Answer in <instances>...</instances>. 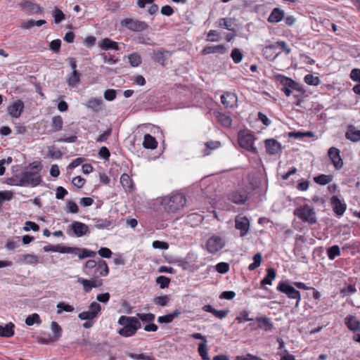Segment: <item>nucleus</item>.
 Masks as SVG:
<instances>
[{
  "label": "nucleus",
  "instance_id": "1",
  "mask_svg": "<svg viewBox=\"0 0 360 360\" xmlns=\"http://www.w3.org/2000/svg\"><path fill=\"white\" fill-rule=\"evenodd\" d=\"M42 165L39 161H34L26 166L23 171L19 174L22 186L36 187L42 181L40 172Z\"/></svg>",
  "mask_w": 360,
  "mask_h": 360
},
{
  "label": "nucleus",
  "instance_id": "2",
  "mask_svg": "<svg viewBox=\"0 0 360 360\" xmlns=\"http://www.w3.org/2000/svg\"><path fill=\"white\" fill-rule=\"evenodd\" d=\"M118 323L122 326V328L118 330V333L125 338L134 335L141 327L140 321L134 316H121L118 320Z\"/></svg>",
  "mask_w": 360,
  "mask_h": 360
},
{
  "label": "nucleus",
  "instance_id": "3",
  "mask_svg": "<svg viewBox=\"0 0 360 360\" xmlns=\"http://www.w3.org/2000/svg\"><path fill=\"white\" fill-rule=\"evenodd\" d=\"M186 204V196L182 193H174L162 200V205L168 213H174L182 209Z\"/></svg>",
  "mask_w": 360,
  "mask_h": 360
},
{
  "label": "nucleus",
  "instance_id": "4",
  "mask_svg": "<svg viewBox=\"0 0 360 360\" xmlns=\"http://www.w3.org/2000/svg\"><path fill=\"white\" fill-rule=\"evenodd\" d=\"M294 214L303 222L310 225H313L317 222L316 214L314 209L307 204L295 208Z\"/></svg>",
  "mask_w": 360,
  "mask_h": 360
},
{
  "label": "nucleus",
  "instance_id": "5",
  "mask_svg": "<svg viewBox=\"0 0 360 360\" xmlns=\"http://www.w3.org/2000/svg\"><path fill=\"white\" fill-rule=\"evenodd\" d=\"M276 290L285 294L288 298L295 300V308H298L301 300L300 292L294 286L291 285L288 281H281L276 287Z\"/></svg>",
  "mask_w": 360,
  "mask_h": 360
},
{
  "label": "nucleus",
  "instance_id": "6",
  "mask_svg": "<svg viewBox=\"0 0 360 360\" xmlns=\"http://www.w3.org/2000/svg\"><path fill=\"white\" fill-rule=\"evenodd\" d=\"M255 138L253 134L240 131L238 136V144L243 148L253 154L257 153V148L253 146Z\"/></svg>",
  "mask_w": 360,
  "mask_h": 360
},
{
  "label": "nucleus",
  "instance_id": "7",
  "mask_svg": "<svg viewBox=\"0 0 360 360\" xmlns=\"http://www.w3.org/2000/svg\"><path fill=\"white\" fill-rule=\"evenodd\" d=\"M120 25L129 30L134 32H142L146 30L148 28V25L146 22L131 18H127L122 20Z\"/></svg>",
  "mask_w": 360,
  "mask_h": 360
},
{
  "label": "nucleus",
  "instance_id": "8",
  "mask_svg": "<svg viewBox=\"0 0 360 360\" xmlns=\"http://www.w3.org/2000/svg\"><path fill=\"white\" fill-rule=\"evenodd\" d=\"M71 231L76 237H82L90 233L89 226L80 221H73L68 226L67 232L69 235H72Z\"/></svg>",
  "mask_w": 360,
  "mask_h": 360
},
{
  "label": "nucleus",
  "instance_id": "9",
  "mask_svg": "<svg viewBox=\"0 0 360 360\" xmlns=\"http://www.w3.org/2000/svg\"><path fill=\"white\" fill-rule=\"evenodd\" d=\"M225 246V241L219 236H212L207 241L206 247L209 252L214 254Z\"/></svg>",
  "mask_w": 360,
  "mask_h": 360
},
{
  "label": "nucleus",
  "instance_id": "10",
  "mask_svg": "<svg viewBox=\"0 0 360 360\" xmlns=\"http://www.w3.org/2000/svg\"><path fill=\"white\" fill-rule=\"evenodd\" d=\"M101 310V305L96 302H93L89 307V310L79 314L78 317L81 320H93L97 317Z\"/></svg>",
  "mask_w": 360,
  "mask_h": 360
},
{
  "label": "nucleus",
  "instance_id": "11",
  "mask_svg": "<svg viewBox=\"0 0 360 360\" xmlns=\"http://www.w3.org/2000/svg\"><path fill=\"white\" fill-rule=\"evenodd\" d=\"M328 155L336 169H340L342 167L343 160L340 156V150L338 148L335 147L330 148Z\"/></svg>",
  "mask_w": 360,
  "mask_h": 360
},
{
  "label": "nucleus",
  "instance_id": "12",
  "mask_svg": "<svg viewBox=\"0 0 360 360\" xmlns=\"http://www.w3.org/2000/svg\"><path fill=\"white\" fill-rule=\"evenodd\" d=\"M330 204L333 212L338 217H341L344 214L347 205L342 201L338 196L333 195L330 198Z\"/></svg>",
  "mask_w": 360,
  "mask_h": 360
},
{
  "label": "nucleus",
  "instance_id": "13",
  "mask_svg": "<svg viewBox=\"0 0 360 360\" xmlns=\"http://www.w3.org/2000/svg\"><path fill=\"white\" fill-rule=\"evenodd\" d=\"M235 227L240 230L241 237L245 236L250 229V221L246 217L237 216L235 219Z\"/></svg>",
  "mask_w": 360,
  "mask_h": 360
},
{
  "label": "nucleus",
  "instance_id": "14",
  "mask_svg": "<svg viewBox=\"0 0 360 360\" xmlns=\"http://www.w3.org/2000/svg\"><path fill=\"white\" fill-rule=\"evenodd\" d=\"M248 199V195L245 191H237L229 195V200L237 205H243Z\"/></svg>",
  "mask_w": 360,
  "mask_h": 360
},
{
  "label": "nucleus",
  "instance_id": "15",
  "mask_svg": "<svg viewBox=\"0 0 360 360\" xmlns=\"http://www.w3.org/2000/svg\"><path fill=\"white\" fill-rule=\"evenodd\" d=\"M24 108V103L21 100H17L8 106V112L12 117L18 118L20 117Z\"/></svg>",
  "mask_w": 360,
  "mask_h": 360
},
{
  "label": "nucleus",
  "instance_id": "16",
  "mask_svg": "<svg viewBox=\"0 0 360 360\" xmlns=\"http://www.w3.org/2000/svg\"><path fill=\"white\" fill-rule=\"evenodd\" d=\"M44 252H57L60 253H73L75 252L77 247H65L60 245H48L43 248Z\"/></svg>",
  "mask_w": 360,
  "mask_h": 360
},
{
  "label": "nucleus",
  "instance_id": "17",
  "mask_svg": "<svg viewBox=\"0 0 360 360\" xmlns=\"http://www.w3.org/2000/svg\"><path fill=\"white\" fill-rule=\"evenodd\" d=\"M265 147L266 153L271 155H276L282 149L281 144L273 139H266L265 141Z\"/></svg>",
  "mask_w": 360,
  "mask_h": 360
},
{
  "label": "nucleus",
  "instance_id": "18",
  "mask_svg": "<svg viewBox=\"0 0 360 360\" xmlns=\"http://www.w3.org/2000/svg\"><path fill=\"white\" fill-rule=\"evenodd\" d=\"M170 51L160 49L158 50L153 51L152 58L154 61L164 66L165 65L166 60L170 57Z\"/></svg>",
  "mask_w": 360,
  "mask_h": 360
},
{
  "label": "nucleus",
  "instance_id": "19",
  "mask_svg": "<svg viewBox=\"0 0 360 360\" xmlns=\"http://www.w3.org/2000/svg\"><path fill=\"white\" fill-rule=\"evenodd\" d=\"M347 328L354 332H360V321L353 315H347L344 319Z\"/></svg>",
  "mask_w": 360,
  "mask_h": 360
},
{
  "label": "nucleus",
  "instance_id": "20",
  "mask_svg": "<svg viewBox=\"0 0 360 360\" xmlns=\"http://www.w3.org/2000/svg\"><path fill=\"white\" fill-rule=\"evenodd\" d=\"M276 277V271L274 268H268L266 269V275L265 277L260 281V288L266 290V285H272V281Z\"/></svg>",
  "mask_w": 360,
  "mask_h": 360
},
{
  "label": "nucleus",
  "instance_id": "21",
  "mask_svg": "<svg viewBox=\"0 0 360 360\" xmlns=\"http://www.w3.org/2000/svg\"><path fill=\"white\" fill-rule=\"evenodd\" d=\"M221 101L226 108H233L237 102V96L233 93L225 92L221 96Z\"/></svg>",
  "mask_w": 360,
  "mask_h": 360
},
{
  "label": "nucleus",
  "instance_id": "22",
  "mask_svg": "<svg viewBox=\"0 0 360 360\" xmlns=\"http://www.w3.org/2000/svg\"><path fill=\"white\" fill-rule=\"evenodd\" d=\"M228 51V49L224 44H219L216 46H207L204 47L202 51V55H207L210 53H220L225 54Z\"/></svg>",
  "mask_w": 360,
  "mask_h": 360
},
{
  "label": "nucleus",
  "instance_id": "23",
  "mask_svg": "<svg viewBox=\"0 0 360 360\" xmlns=\"http://www.w3.org/2000/svg\"><path fill=\"white\" fill-rule=\"evenodd\" d=\"M20 6L26 11H29L30 14L42 13V8L41 6L39 4H34L30 0H27L20 3Z\"/></svg>",
  "mask_w": 360,
  "mask_h": 360
},
{
  "label": "nucleus",
  "instance_id": "24",
  "mask_svg": "<svg viewBox=\"0 0 360 360\" xmlns=\"http://www.w3.org/2000/svg\"><path fill=\"white\" fill-rule=\"evenodd\" d=\"M276 49V44L266 45L262 49V54L266 59L272 61L279 55V53L275 52Z\"/></svg>",
  "mask_w": 360,
  "mask_h": 360
},
{
  "label": "nucleus",
  "instance_id": "25",
  "mask_svg": "<svg viewBox=\"0 0 360 360\" xmlns=\"http://www.w3.org/2000/svg\"><path fill=\"white\" fill-rule=\"evenodd\" d=\"M345 138L352 142L360 141V130H356L353 125H349L345 133Z\"/></svg>",
  "mask_w": 360,
  "mask_h": 360
},
{
  "label": "nucleus",
  "instance_id": "26",
  "mask_svg": "<svg viewBox=\"0 0 360 360\" xmlns=\"http://www.w3.org/2000/svg\"><path fill=\"white\" fill-rule=\"evenodd\" d=\"M283 18L284 11L279 8H275L269 15L268 21L269 22L276 23L280 22Z\"/></svg>",
  "mask_w": 360,
  "mask_h": 360
},
{
  "label": "nucleus",
  "instance_id": "27",
  "mask_svg": "<svg viewBox=\"0 0 360 360\" xmlns=\"http://www.w3.org/2000/svg\"><path fill=\"white\" fill-rule=\"evenodd\" d=\"M256 321L258 323V327L266 331H270L274 328V325L270 319L266 316L257 317Z\"/></svg>",
  "mask_w": 360,
  "mask_h": 360
},
{
  "label": "nucleus",
  "instance_id": "28",
  "mask_svg": "<svg viewBox=\"0 0 360 360\" xmlns=\"http://www.w3.org/2000/svg\"><path fill=\"white\" fill-rule=\"evenodd\" d=\"M14 328L15 325L12 322H9L5 326L0 325V337H13L15 334Z\"/></svg>",
  "mask_w": 360,
  "mask_h": 360
},
{
  "label": "nucleus",
  "instance_id": "29",
  "mask_svg": "<svg viewBox=\"0 0 360 360\" xmlns=\"http://www.w3.org/2000/svg\"><path fill=\"white\" fill-rule=\"evenodd\" d=\"M100 47L103 50H120L118 44L108 38H105L101 41Z\"/></svg>",
  "mask_w": 360,
  "mask_h": 360
},
{
  "label": "nucleus",
  "instance_id": "30",
  "mask_svg": "<svg viewBox=\"0 0 360 360\" xmlns=\"http://www.w3.org/2000/svg\"><path fill=\"white\" fill-rule=\"evenodd\" d=\"M81 74L78 71H72L68 77L67 83L70 87H76L80 82Z\"/></svg>",
  "mask_w": 360,
  "mask_h": 360
},
{
  "label": "nucleus",
  "instance_id": "31",
  "mask_svg": "<svg viewBox=\"0 0 360 360\" xmlns=\"http://www.w3.org/2000/svg\"><path fill=\"white\" fill-rule=\"evenodd\" d=\"M143 146L146 149H155L158 146V142L153 136L147 134L144 136Z\"/></svg>",
  "mask_w": 360,
  "mask_h": 360
},
{
  "label": "nucleus",
  "instance_id": "32",
  "mask_svg": "<svg viewBox=\"0 0 360 360\" xmlns=\"http://www.w3.org/2000/svg\"><path fill=\"white\" fill-rule=\"evenodd\" d=\"M277 80L282 85V88H291L292 89L296 86L295 81L283 75H278Z\"/></svg>",
  "mask_w": 360,
  "mask_h": 360
},
{
  "label": "nucleus",
  "instance_id": "33",
  "mask_svg": "<svg viewBox=\"0 0 360 360\" xmlns=\"http://www.w3.org/2000/svg\"><path fill=\"white\" fill-rule=\"evenodd\" d=\"M96 270L101 276H106L109 273L107 263L101 259L97 262Z\"/></svg>",
  "mask_w": 360,
  "mask_h": 360
},
{
  "label": "nucleus",
  "instance_id": "34",
  "mask_svg": "<svg viewBox=\"0 0 360 360\" xmlns=\"http://www.w3.org/2000/svg\"><path fill=\"white\" fill-rule=\"evenodd\" d=\"M216 117H217V121L223 127H231V123H232V120L230 116H229L224 113L218 112L216 113Z\"/></svg>",
  "mask_w": 360,
  "mask_h": 360
},
{
  "label": "nucleus",
  "instance_id": "35",
  "mask_svg": "<svg viewBox=\"0 0 360 360\" xmlns=\"http://www.w3.org/2000/svg\"><path fill=\"white\" fill-rule=\"evenodd\" d=\"M63 125V120L60 115H56L52 117L51 131L53 132L59 131L62 129Z\"/></svg>",
  "mask_w": 360,
  "mask_h": 360
},
{
  "label": "nucleus",
  "instance_id": "36",
  "mask_svg": "<svg viewBox=\"0 0 360 360\" xmlns=\"http://www.w3.org/2000/svg\"><path fill=\"white\" fill-rule=\"evenodd\" d=\"M102 103L101 98H91L86 105L94 112H98L101 109Z\"/></svg>",
  "mask_w": 360,
  "mask_h": 360
},
{
  "label": "nucleus",
  "instance_id": "37",
  "mask_svg": "<svg viewBox=\"0 0 360 360\" xmlns=\"http://www.w3.org/2000/svg\"><path fill=\"white\" fill-rule=\"evenodd\" d=\"M203 220V216L197 213H191L186 217L187 223L192 226L200 224Z\"/></svg>",
  "mask_w": 360,
  "mask_h": 360
},
{
  "label": "nucleus",
  "instance_id": "38",
  "mask_svg": "<svg viewBox=\"0 0 360 360\" xmlns=\"http://www.w3.org/2000/svg\"><path fill=\"white\" fill-rule=\"evenodd\" d=\"M20 260L25 264H33L39 262L38 257L32 254H25L20 257Z\"/></svg>",
  "mask_w": 360,
  "mask_h": 360
},
{
  "label": "nucleus",
  "instance_id": "39",
  "mask_svg": "<svg viewBox=\"0 0 360 360\" xmlns=\"http://www.w3.org/2000/svg\"><path fill=\"white\" fill-rule=\"evenodd\" d=\"M51 330L53 335L51 337V340L57 341L61 336L62 328L56 321L51 322Z\"/></svg>",
  "mask_w": 360,
  "mask_h": 360
},
{
  "label": "nucleus",
  "instance_id": "40",
  "mask_svg": "<svg viewBox=\"0 0 360 360\" xmlns=\"http://www.w3.org/2000/svg\"><path fill=\"white\" fill-rule=\"evenodd\" d=\"M333 177L331 175L319 174L314 178V181L319 185H326L332 181Z\"/></svg>",
  "mask_w": 360,
  "mask_h": 360
},
{
  "label": "nucleus",
  "instance_id": "41",
  "mask_svg": "<svg viewBox=\"0 0 360 360\" xmlns=\"http://www.w3.org/2000/svg\"><path fill=\"white\" fill-rule=\"evenodd\" d=\"M78 250H76L75 253H77V252H80L78 254V257L79 259H84L86 257H94L96 253L94 251L86 249V248H77Z\"/></svg>",
  "mask_w": 360,
  "mask_h": 360
},
{
  "label": "nucleus",
  "instance_id": "42",
  "mask_svg": "<svg viewBox=\"0 0 360 360\" xmlns=\"http://www.w3.org/2000/svg\"><path fill=\"white\" fill-rule=\"evenodd\" d=\"M327 255L330 260H333L336 257L340 255V247L337 245L329 247L327 249Z\"/></svg>",
  "mask_w": 360,
  "mask_h": 360
},
{
  "label": "nucleus",
  "instance_id": "43",
  "mask_svg": "<svg viewBox=\"0 0 360 360\" xmlns=\"http://www.w3.org/2000/svg\"><path fill=\"white\" fill-rule=\"evenodd\" d=\"M304 81L308 85L318 86L321 84V79L319 77L314 76L311 74H308L304 76Z\"/></svg>",
  "mask_w": 360,
  "mask_h": 360
},
{
  "label": "nucleus",
  "instance_id": "44",
  "mask_svg": "<svg viewBox=\"0 0 360 360\" xmlns=\"http://www.w3.org/2000/svg\"><path fill=\"white\" fill-rule=\"evenodd\" d=\"M52 15L54 18V22L56 24H58L61 22L65 18V14L63 13V11L56 6L53 11Z\"/></svg>",
  "mask_w": 360,
  "mask_h": 360
},
{
  "label": "nucleus",
  "instance_id": "45",
  "mask_svg": "<svg viewBox=\"0 0 360 360\" xmlns=\"http://www.w3.org/2000/svg\"><path fill=\"white\" fill-rule=\"evenodd\" d=\"M262 257L260 252L256 253L253 256V262L250 264L248 266V269L250 271H254L257 268H258L261 265Z\"/></svg>",
  "mask_w": 360,
  "mask_h": 360
},
{
  "label": "nucleus",
  "instance_id": "46",
  "mask_svg": "<svg viewBox=\"0 0 360 360\" xmlns=\"http://www.w3.org/2000/svg\"><path fill=\"white\" fill-rule=\"evenodd\" d=\"M221 143L219 141H210L205 143L206 149L204 151L205 155H208L210 153V150H214L220 147Z\"/></svg>",
  "mask_w": 360,
  "mask_h": 360
},
{
  "label": "nucleus",
  "instance_id": "47",
  "mask_svg": "<svg viewBox=\"0 0 360 360\" xmlns=\"http://www.w3.org/2000/svg\"><path fill=\"white\" fill-rule=\"evenodd\" d=\"M169 302V297L167 295L157 296L153 298V302L155 305L165 307Z\"/></svg>",
  "mask_w": 360,
  "mask_h": 360
},
{
  "label": "nucleus",
  "instance_id": "48",
  "mask_svg": "<svg viewBox=\"0 0 360 360\" xmlns=\"http://www.w3.org/2000/svg\"><path fill=\"white\" fill-rule=\"evenodd\" d=\"M198 353L203 360H210L207 351V342H200L198 345Z\"/></svg>",
  "mask_w": 360,
  "mask_h": 360
},
{
  "label": "nucleus",
  "instance_id": "49",
  "mask_svg": "<svg viewBox=\"0 0 360 360\" xmlns=\"http://www.w3.org/2000/svg\"><path fill=\"white\" fill-rule=\"evenodd\" d=\"M231 57L233 59V62L238 64L240 62H241L243 57V54L239 49L234 48L231 51Z\"/></svg>",
  "mask_w": 360,
  "mask_h": 360
},
{
  "label": "nucleus",
  "instance_id": "50",
  "mask_svg": "<svg viewBox=\"0 0 360 360\" xmlns=\"http://www.w3.org/2000/svg\"><path fill=\"white\" fill-rule=\"evenodd\" d=\"M120 183L124 188H131L133 187V183L127 174H122L120 177Z\"/></svg>",
  "mask_w": 360,
  "mask_h": 360
},
{
  "label": "nucleus",
  "instance_id": "51",
  "mask_svg": "<svg viewBox=\"0 0 360 360\" xmlns=\"http://www.w3.org/2000/svg\"><path fill=\"white\" fill-rule=\"evenodd\" d=\"M93 221L95 222L94 226L97 229H103L111 225V221L106 219L96 218Z\"/></svg>",
  "mask_w": 360,
  "mask_h": 360
},
{
  "label": "nucleus",
  "instance_id": "52",
  "mask_svg": "<svg viewBox=\"0 0 360 360\" xmlns=\"http://www.w3.org/2000/svg\"><path fill=\"white\" fill-rule=\"evenodd\" d=\"M128 58L129 62L132 67H137L141 63V57L138 53H131Z\"/></svg>",
  "mask_w": 360,
  "mask_h": 360
},
{
  "label": "nucleus",
  "instance_id": "53",
  "mask_svg": "<svg viewBox=\"0 0 360 360\" xmlns=\"http://www.w3.org/2000/svg\"><path fill=\"white\" fill-rule=\"evenodd\" d=\"M25 323L27 326H32L34 323H41V319L38 314L34 313L28 316L25 319Z\"/></svg>",
  "mask_w": 360,
  "mask_h": 360
},
{
  "label": "nucleus",
  "instance_id": "54",
  "mask_svg": "<svg viewBox=\"0 0 360 360\" xmlns=\"http://www.w3.org/2000/svg\"><path fill=\"white\" fill-rule=\"evenodd\" d=\"M79 281L81 282L83 285L84 290L86 292H89L92 288H96L98 286L97 285H94V281L92 280L79 278Z\"/></svg>",
  "mask_w": 360,
  "mask_h": 360
},
{
  "label": "nucleus",
  "instance_id": "55",
  "mask_svg": "<svg viewBox=\"0 0 360 360\" xmlns=\"http://www.w3.org/2000/svg\"><path fill=\"white\" fill-rule=\"evenodd\" d=\"M58 314H61L63 311L67 312H72L74 311V307L68 304L65 302H60L57 304Z\"/></svg>",
  "mask_w": 360,
  "mask_h": 360
},
{
  "label": "nucleus",
  "instance_id": "56",
  "mask_svg": "<svg viewBox=\"0 0 360 360\" xmlns=\"http://www.w3.org/2000/svg\"><path fill=\"white\" fill-rule=\"evenodd\" d=\"M129 356L135 360H155L153 356L147 355L146 354H134L130 353Z\"/></svg>",
  "mask_w": 360,
  "mask_h": 360
},
{
  "label": "nucleus",
  "instance_id": "57",
  "mask_svg": "<svg viewBox=\"0 0 360 360\" xmlns=\"http://www.w3.org/2000/svg\"><path fill=\"white\" fill-rule=\"evenodd\" d=\"M6 184L11 186H22L20 174H15L6 179Z\"/></svg>",
  "mask_w": 360,
  "mask_h": 360
},
{
  "label": "nucleus",
  "instance_id": "58",
  "mask_svg": "<svg viewBox=\"0 0 360 360\" xmlns=\"http://www.w3.org/2000/svg\"><path fill=\"white\" fill-rule=\"evenodd\" d=\"M156 283L160 285L161 289H164L168 287L170 283V278L164 276H160L156 278Z\"/></svg>",
  "mask_w": 360,
  "mask_h": 360
},
{
  "label": "nucleus",
  "instance_id": "59",
  "mask_svg": "<svg viewBox=\"0 0 360 360\" xmlns=\"http://www.w3.org/2000/svg\"><path fill=\"white\" fill-rule=\"evenodd\" d=\"M137 319H139L140 320H141L143 322H151L153 321H154L155 316V314H151V313H148V314H142V313H139L137 314Z\"/></svg>",
  "mask_w": 360,
  "mask_h": 360
},
{
  "label": "nucleus",
  "instance_id": "60",
  "mask_svg": "<svg viewBox=\"0 0 360 360\" xmlns=\"http://www.w3.org/2000/svg\"><path fill=\"white\" fill-rule=\"evenodd\" d=\"M206 40L207 41H219L220 40L219 33L214 30H210L207 35Z\"/></svg>",
  "mask_w": 360,
  "mask_h": 360
},
{
  "label": "nucleus",
  "instance_id": "61",
  "mask_svg": "<svg viewBox=\"0 0 360 360\" xmlns=\"http://www.w3.org/2000/svg\"><path fill=\"white\" fill-rule=\"evenodd\" d=\"M229 269L230 266L226 262H219L215 266L216 271L220 274L227 273L229 271Z\"/></svg>",
  "mask_w": 360,
  "mask_h": 360
},
{
  "label": "nucleus",
  "instance_id": "62",
  "mask_svg": "<svg viewBox=\"0 0 360 360\" xmlns=\"http://www.w3.org/2000/svg\"><path fill=\"white\" fill-rule=\"evenodd\" d=\"M39 226L33 221H27L25 224L24 230L26 231L32 230L34 231H38L39 230Z\"/></svg>",
  "mask_w": 360,
  "mask_h": 360
},
{
  "label": "nucleus",
  "instance_id": "63",
  "mask_svg": "<svg viewBox=\"0 0 360 360\" xmlns=\"http://www.w3.org/2000/svg\"><path fill=\"white\" fill-rule=\"evenodd\" d=\"M98 156L100 158H102L105 160H108L110 156V153L108 148L105 146L101 147L98 151Z\"/></svg>",
  "mask_w": 360,
  "mask_h": 360
},
{
  "label": "nucleus",
  "instance_id": "64",
  "mask_svg": "<svg viewBox=\"0 0 360 360\" xmlns=\"http://www.w3.org/2000/svg\"><path fill=\"white\" fill-rule=\"evenodd\" d=\"M60 39H54L50 42L49 48L53 52L58 53L60 51Z\"/></svg>",
  "mask_w": 360,
  "mask_h": 360
}]
</instances>
